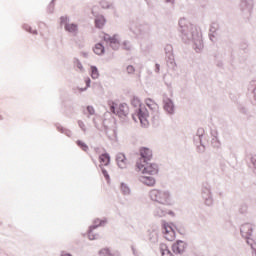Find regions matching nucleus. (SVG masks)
Segmentation results:
<instances>
[{
  "label": "nucleus",
  "mask_w": 256,
  "mask_h": 256,
  "mask_svg": "<svg viewBox=\"0 0 256 256\" xmlns=\"http://www.w3.org/2000/svg\"><path fill=\"white\" fill-rule=\"evenodd\" d=\"M149 197L152 201L160 203L161 205H171V194L169 191L153 189L150 191Z\"/></svg>",
  "instance_id": "f257e3e1"
},
{
  "label": "nucleus",
  "mask_w": 256,
  "mask_h": 256,
  "mask_svg": "<svg viewBox=\"0 0 256 256\" xmlns=\"http://www.w3.org/2000/svg\"><path fill=\"white\" fill-rule=\"evenodd\" d=\"M140 156L141 157L136 162L137 169H143V163H147L153 159V151H151L149 148L143 147L140 149Z\"/></svg>",
  "instance_id": "f03ea898"
},
{
  "label": "nucleus",
  "mask_w": 256,
  "mask_h": 256,
  "mask_svg": "<svg viewBox=\"0 0 256 256\" xmlns=\"http://www.w3.org/2000/svg\"><path fill=\"white\" fill-rule=\"evenodd\" d=\"M110 111L117 115L118 117H127V113H129V107H127V104H119L118 106L115 105L114 102H110Z\"/></svg>",
  "instance_id": "7ed1b4c3"
},
{
  "label": "nucleus",
  "mask_w": 256,
  "mask_h": 256,
  "mask_svg": "<svg viewBox=\"0 0 256 256\" xmlns=\"http://www.w3.org/2000/svg\"><path fill=\"white\" fill-rule=\"evenodd\" d=\"M60 23L61 25H64L65 31L77 35V31H79V26L75 23H69V18L67 16H62L60 18Z\"/></svg>",
  "instance_id": "20e7f679"
},
{
  "label": "nucleus",
  "mask_w": 256,
  "mask_h": 256,
  "mask_svg": "<svg viewBox=\"0 0 256 256\" xmlns=\"http://www.w3.org/2000/svg\"><path fill=\"white\" fill-rule=\"evenodd\" d=\"M147 117H149V112L145 108H139L138 111L132 115V118L137 123L140 121L141 125H147Z\"/></svg>",
  "instance_id": "39448f33"
},
{
  "label": "nucleus",
  "mask_w": 256,
  "mask_h": 256,
  "mask_svg": "<svg viewBox=\"0 0 256 256\" xmlns=\"http://www.w3.org/2000/svg\"><path fill=\"white\" fill-rule=\"evenodd\" d=\"M162 233L167 241H175V229L173 225L165 222L162 225Z\"/></svg>",
  "instance_id": "423d86ee"
},
{
  "label": "nucleus",
  "mask_w": 256,
  "mask_h": 256,
  "mask_svg": "<svg viewBox=\"0 0 256 256\" xmlns=\"http://www.w3.org/2000/svg\"><path fill=\"white\" fill-rule=\"evenodd\" d=\"M144 165L142 168H138L142 173L147 174V175H157L159 173V167L157 164H149L147 163H142Z\"/></svg>",
  "instance_id": "0eeeda50"
},
{
  "label": "nucleus",
  "mask_w": 256,
  "mask_h": 256,
  "mask_svg": "<svg viewBox=\"0 0 256 256\" xmlns=\"http://www.w3.org/2000/svg\"><path fill=\"white\" fill-rule=\"evenodd\" d=\"M185 249H187V244L181 240H178L176 243L172 245L173 253L176 254L184 253Z\"/></svg>",
  "instance_id": "6e6552de"
},
{
  "label": "nucleus",
  "mask_w": 256,
  "mask_h": 256,
  "mask_svg": "<svg viewBox=\"0 0 256 256\" xmlns=\"http://www.w3.org/2000/svg\"><path fill=\"white\" fill-rule=\"evenodd\" d=\"M106 221L105 220H99L96 219L94 220V225L90 226L89 232H88V237L91 241L95 239V236L93 235L94 229H97V227H103L105 225Z\"/></svg>",
  "instance_id": "1a4fd4ad"
},
{
  "label": "nucleus",
  "mask_w": 256,
  "mask_h": 256,
  "mask_svg": "<svg viewBox=\"0 0 256 256\" xmlns=\"http://www.w3.org/2000/svg\"><path fill=\"white\" fill-rule=\"evenodd\" d=\"M116 161L120 169H125L127 167V158H125V154L123 153L118 154Z\"/></svg>",
  "instance_id": "9d476101"
},
{
  "label": "nucleus",
  "mask_w": 256,
  "mask_h": 256,
  "mask_svg": "<svg viewBox=\"0 0 256 256\" xmlns=\"http://www.w3.org/2000/svg\"><path fill=\"white\" fill-rule=\"evenodd\" d=\"M105 23H107V20H105L104 16H97L95 18V27H97V29H103Z\"/></svg>",
  "instance_id": "9b49d317"
},
{
  "label": "nucleus",
  "mask_w": 256,
  "mask_h": 256,
  "mask_svg": "<svg viewBox=\"0 0 256 256\" xmlns=\"http://www.w3.org/2000/svg\"><path fill=\"white\" fill-rule=\"evenodd\" d=\"M164 109L167 113H173L175 111V106L173 105V101L171 99L164 100Z\"/></svg>",
  "instance_id": "f8f14e48"
},
{
  "label": "nucleus",
  "mask_w": 256,
  "mask_h": 256,
  "mask_svg": "<svg viewBox=\"0 0 256 256\" xmlns=\"http://www.w3.org/2000/svg\"><path fill=\"white\" fill-rule=\"evenodd\" d=\"M99 161H100V165L102 167H105V166L109 165L111 158L109 157V154L105 153V154L100 155Z\"/></svg>",
  "instance_id": "ddd939ff"
},
{
  "label": "nucleus",
  "mask_w": 256,
  "mask_h": 256,
  "mask_svg": "<svg viewBox=\"0 0 256 256\" xmlns=\"http://www.w3.org/2000/svg\"><path fill=\"white\" fill-rule=\"evenodd\" d=\"M167 215H171V217H175V212L172 210L164 211L161 209L156 210V217H165Z\"/></svg>",
  "instance_id": "4468645a"
},
{
  "label": "nucleus",
  "mask_w": 256,
  "mask_h": 256,
  "mask_svg": "<svg viewBox=\"0 0 256 256\" xmlns=\"http://www.w3.org/2000/svg\"><path fill=\"white\" fill-rule=\"evenodd\" d=\"M141 181L144 185H148L149 187H153V185H155V178L153 177H142Z\"/></svg>",
  "instance_id": "2eb2a0df"
},
{
  "label": "nucleus",
  "mask_w": 256,
  "mask_h": 256,
  "mask_svg": "<svg viewBox=\"0 0 256 256\" xmlns=\"http://www.w3.org/2000/svg\"><path fill=\"white\" fill-rule=\"evenodd\" d=\"M146 105L149 107V109H151V111H157V109H159L157 103H155V101L152 99H146Z\"/></svg>",
  "instance_id": "dca6fc26"
},
{
  "label": "nucleus",
  "mask_w": 256,
  "mask_h": 256,
  "mask_svg": "<svg viewBox=\"0 0 256 256\" xmlns=\"http://www.w3.org/2000/svg\"><path fill=\"white\" fill-rule=\"evenodd\" d=\"M160 249H161L162 256H175L173 255V253H171V250H169V248L165 244H162L160 246Z\"/></svg>",
  "instance_id": "f3484780"
},
{
  "label": "nucleus",
  "mask_w": 256,
  "mask_h": 256,
  "mask_svg": "<svg viewBox=\"0 0 256 256\" xmlns=\"http://www.w3.org/2000/svg\"><path fill=\"white\" fill-rule=\"evenodd\" d=\"M105 52V47H103L102 44H96L94 47V53L96 55H103V53Z\"/></svg>",
  "instance_id": "a211bd4d"
},
{
  "label": "nucleus",
  "mask_w": 256,
  "mask_h": 256,
  "mask_svg": "<svg viewBox=\"0 0 256 256\" xmlns=\"http://www.w3.org/2000/svg\"><path fill=\"white\" fill-rule=\"evenodd\" d=\"M91 77H92V79L99 78V70L95 66H91Z\"/></svg>",
  "instance_id": "6ab92c4d"
},
{
  "label": "nucleus",
  "mask_w": 256,
  "mask_h": 256,
  "mask_svg": "<svg viewBox=\"0 0 256 256\" xmlns=\"http://www.w3.org/2000/svg\"><path fill=\"white\" fill-rule=\"evenodd\" d=\"M120 190L123 193V195H129V193L131 192V190L129 189V187L127 185H125V183L121 184Z\"/></svg>",
  "instance_id": "aec40b11"
},
{
  "label": "nucleus",
  "mask_w": 256,
  "mask_h": 256,
  "mask_svg": "<svg viewBox=\"0 0 256 256\" xmlns=\"http://www.w3.org/2000/svg\"><path fill=\"white\" fill-rule=\"evenodd\" d=\"M131 105H133V107H141V100L138 97H133Z\"/></svg>",
  "instance_id": "412c9836"
},
{
  "label": "nucleus",
  "mask_w": 256,
  "mask_h": 256,
  "mask_svg": "<svg viewBox=\"0 0 256 256\" xmlns=\"http://www.w3.org/2000/svg\"><path fill=\"white\" fill-rule=\"evenodd\" d=\"M78 147L82 148V151H87L89 149V146H87V144H85V142L78 140L77 142Z\"/></svg>",
  "instance_id": "4be33fe9"
},
{
  "label": "nucleus",
  "mask_w": 256,
  "mask_h": 256,
  "mask_svg": "<svg viewBox=\"0 0 256 256\" xmlns=\"http://www.w3.org/2000/svg\"><path fill=\"white\" fill-rule=\"evenodd\" d=\"M100 5L102 9H109V7H111V3H109L108 0H101Z\"/></svg>",
  "instance_id": "5701e85b"
},
{
  "label": "nucleus",
  "mask_w": 256,
  "mask_h": 256,
  "mask_svg": "<svg viewBox=\"0 0 256 256\" xmlns=\"http://www.w3.org/2000/svg\"><path fill=\"white\" fill-rule=\"evenodd\" d=\"M100 255L110 256L111 251L109 250V248H103L102 250H100Z\"/></svg>",
  "instance_id": "b1692460"
},
{
  "label": "nucleus",
  "mask_w": 256,
  "mask_h": 256,
  "mask_svg": "<svg viewBox=\"0 0 256 256\" xmlns=\"http://www.w3.org/2000/svg\"><path fill=\"white\" fill-rule=\"evenodd\" d=\"M109 41H110V45H112V46L119 45V40L115 37L110 38Z\"/></svg>",
  "instance_id": "393cba45"
},
{
  "label": "nucleus",
  "mask_w": 256,
  "mask_h": 256,
  "mask_svg": "<svg viewBox=\"0 0 256 256\" xmlns=\"http://www.w3.org/2000/svg\"><path fill=\"white\" fill-rule=\"evenodd\" d=\"M87 111L89 115H95V108H93V106H88Z\"/></svg>",
  "instance_id": "a878e982"
},
{
  "label": "nucleus",
  "mask_w": 256,
  "mask_h": 256,
  "mask_svg": "<svg viewBox=\"0 0 256 256\" xmlns=\"http://www.w3.org/2000/svg\"><path fill=\"white\" fill-rule=\"evenodd\" d=\"M126 70H127V73H129V74H131V73H135V67H133V66H128L127 68H126Z\"/></svg>",
  "instance_id": "bb28decb"
},
{
  "label": "nucleus",
  "mask_w": 256,
  "mask_h": 256,
  "mask_svg": "<svg viewBox=\"0 0 256 256\" xmlns=\"http://www.w3.org/2000/svg\"><path fill=\"white\" fill-rule=\"evenodd\" d=\"M102 173H103V175H104L106 181H109V173H107V170L103 169V170H102Z\"/></svg>",
  "instance_id": "cd10ccee"
},
{
  "label": "nucleus",
  "mask_w": 256,
  "mask_h": 256,
  "mask_svg": "<svg viewBox=\"0 0 256 256\" xmlns=\"http://www.w3.org/2000/svg\"><path fill=\"white\" fill-rule=\"evenodd\" d=\"M78 125H79V127H81V129H82L83 131H85V123H83V121H79V122H78Z\"/></svg>",
  "instance_id": "c85d7f7f"
},
{
  "label": "nucleus",
  "mask_w": 256,
  "mask_h": 256,
  "mask_svg": "<svg viewBox=\"0 0 256 256\" xmlns=\"http://www.w3.org/2000/svg\"><path fill=\"white\" fill-rule=\"evenodd\" d=\"M85 83H86V87H89V85H91V79L86 78Z\"/></svg>",
  "instance_id": "c756f323"
},
{
  "label": "nucleus",
  "mask_w": 256,
  "mask_h": 256,
  "mask_svg": "<svg viewBox=\"0 0 256 256\" xmlns=\"http://www.w3.org/2000/svg\"><path fill=\"white\" fill-rule=\"evenodd\" d=\"M3 119V116L0 114V121Z\"/></svg>",
  "instance_id": "7c9ffc66"
},
{
  "label": "nucleus",
  "mask_w": 256,
  "mask_h": 256,
  "mask_svg": "<svg viewBox=\"0 0 256 256\" xmlns=\"http://www.w3.org/2000/svg\"><path fill=\"white\" fill-rule=\"evenodd\" d=\"M85 89H87V87H86V88H84V91H85Z\"/></svg>",
  "instance_id": "2f4dec72"
}]
</instances>
